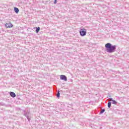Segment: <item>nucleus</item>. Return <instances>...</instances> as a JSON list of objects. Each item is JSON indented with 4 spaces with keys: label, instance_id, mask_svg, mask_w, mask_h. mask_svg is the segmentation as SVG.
<instances>
[{
    "label": "nucleus",
    "instance_id": "1",
    "mask_svg": "<svg viewBox=\"0 0 129 129\" xmlns=\"http://www.w3.org/2000/svg\"><path fill=\"white\" fill-rule=\"evenodd\" d=\"M105 47L107 53H113L116 49V45H112L111 43H108L105 44Z\"/></svg>",
    "mask_w": 129,
    "mask_h": 129
},
{
    "label": "nucleus",
    "instance_id": "2",
    "mask_svg": "<svg viewBox=\"0 0 129 129\" xmlns=\"http://www.w3.org/2000/svg\"><path fill=\"white\" fill-rule=\"evenodd\" d=\"M80 34L82 37H84L86 35V29L85 28L81 29Z\"/></svg>",
    "mask_w": 129,
    "mask_h": 129
},
{
    "label": "nucleus",
    "instance_id": "3",
    "mask_svg": "<svg viewBox=\"0 0 129 129\" xmlns=\"http://www.w3.org/2000/svg\"><path fill=\"white\" fill-rule=\"evenodd\" d=\"M24 115L27 117V119L30 121V115H31V114L30 113V112H26L24 113Z\"/></svg>",
    "mask_w": 129,
    "mask_h": 129
},
{
    "label": "nucleus",
    "instance_id": "4",
    "mask_svg": "<svg viewBox=\"0 0 129 129\" xmlns=\"http://www.w3.org/2000/svg\"><path fill=\"white\" fill-rule=\"evenodd\" d=\"M61 80H64V81H67V77L65 75H60V77Z\"/></svg>",
    "mask_w": 129,
    "mask_h": 129
},
{
    "label": "nucleus",
    "instance_id": "5",
    "mask_svg": "<svg viewBox=\"0 0 129 129\" xmlns=\"http://www.w3.org/2000/svg\"><path fill=\"white\" fill-rule=\"evenodd\" d=\"M6 28H13V27H14V25L12 23H9L6 24Z\"/></svg>",
    "mask_w": 129,
    "mask_h": 129
},
{
    "label": "nucleus",
    "instance_id": "6",
    "mask_svg": "<svg viewBox=\"0 0 129 129\" xmlns=\"http://www.w3.org/2000/svg\"><path fill=\"white\" fill-rule=\"evenodd\" d=\"M10 96H11V97H13V98L16 97V93H15L13 92H11L10 93Z\"/></svg>",
    "mask_w": 129,
    "mask_h": 129
},
{
    "label": "nucleus",
    "instance_id": "7",
    "mask_svg": "<svg viewBox=\"0 0 129 129\" xmlns=\"http://www.w3.org/2000/svg\"><path fill=\"white\" fill-rule=\"evenodd\" d=\"M14 11H15V13H16V14H18L19 12V8L15 7Z\"/></svg>",
    "mask_w": 129,
    "mask_h": 129
},
{
    "label": "nucleus",
    "instance_id": "8",
    "mask_svg": "<svg viewBox=\"0 0 129 129\" xmlns=\"http://www.w3.org/2000/svg\"><path fill=\"white\" fill-rule=\"evenodd\" d=\"M40 27H36V33H39V32H40Z\"/></svg>",
    "mask_w": 129,
    "mask_h": 129
},
{
    "label": "nucleus",
    "instance_id": "9",
    "mask_svg": "<svg viewBox=\"0 0 129 129\" xmlns=\"http://www.w3.org/2000/svg\"><path fill=\"white\" fill-rule=\"evenodd\" d=\"M56 97L59 98L60 97V91H57V93L56 94Z\"/></svg>",
    "mask_w": 129,
    "mask_h": 129
},
{
    "label": "nucleus",
    "instance_id": "10",
    "mask_svg": "<svg viewBox=\"0 0 129 129\" xmlns=\"http://www.w3.org/2000/svg\"><path fill=\"white\" fill-rule=\"evenodd\" d=\"M111 106V102H108V107L109 108H110Z\"/></svg>",
    "mask_w": 129,
    "mask_h": 129
},
{
    "label": "nucleus",
    "instance_id": "11",
    "mask_svg": "<svg viewBox=\"0 0 129 129\" xmlns=\"http://www.w3.org/2000/svg\"><path fill=\"white\" fill-rule=\"evenodd\" d=\"M112 104H117V102H116L115 100H113L112 102Z\"/></svg>",
    "mask_w": 129,
    "mask_h": 129
},
{
    "label": "nucleus",
    "instance_id": "12",
    "mask_svg": "<svg viewBox=\"0 0 129 129\" xmlns=\"http://www.w3.org/2000/svg\"><path fill=\"white\" fill-rule=\"evenodd\" d=\"M105 111V109H103L101 110V111L100 112V113H103V112H104Z\"/></svg>",
    "mask_w": 129,
    "mask_h": 129
},
{
    "label": "nucleus",
    "instance_id": "13",
    "mask_svg": "<svg viewBox=\"0 0 129 129\" xmlns=\"http://www.w3.org/2000/svg\"><path fill=\"white\" fill-rule=\"evenodd\" d=\"M54 4H57V0H54Z\"/></svg>",
    "mask_w": 129,
    "mask_h": 129
},
{
    "label": "nucleus",
    "instance_id": "14",
    "mask_svg": "<svg viewBox=\"0 0 129 129\" xmlns=\"http://www.w3.org/2000/svg\"><path fill=\"white\" fill-rule=\"evenodd\" d=\"M110 99L111 101H113V100H114L112 98H110Z\"/></svg>",
    "mask_w": 129,
    "mask_h": 129
}]
</instances>
